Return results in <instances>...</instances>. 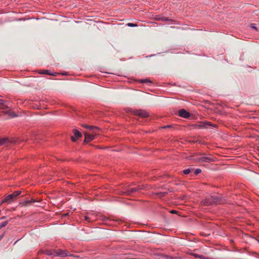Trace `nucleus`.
<instances>
[{"mask_svg":"<svg viewBox=\"0 0 259 259\" xmlns=\"http://www.w3.org/2000/svg\"><path fill=\"white\" fill-rule=\"evenodd\" d=\"M145 189V187L143 185L136 186L134 188H130L129 186L126 187L125 190L122 192L123 194L126 196L131 195L137 192H139L142 190Z\"/></svg>","mask_w":259,"mask_h":259,"instance_id":"obj_3","label":"nucleus"},{"mask_svg":"<svg viewBox=\"0 0 259 259\" xmlns=\"http://www.w3.org/2000/svg\"><path fill=\"white\" fill-rule=\"evenodd\" d=\"M85 220H89V218L88 217H85Z\"/></svg>","mask_w":259,"mask_h":259,"instance_id":"obj_30","label":"nucleus"},{"mask_svg":"<svg viewBox=\"0 0 259 259\" xmlns=\"http://www.w3.org/2000/svg\"><path fill=\"white\" fill-rule=\"evenodd\" d=\"M49 75H52V76H56L57 75V73L51 72V71H50Z\"/></svg>","mask_w":259,"mask_h":259,"instance_id":"obj_24","label":"nucleus"},{"mask_svg":"<svg viewBox=\"0 0 259 259\" xmlns=\"http://www.w3.org/2000/svg\"><path fill=\"white\" fill-rule=\"evenodd\" d=\"M6 101L2 99H0V106H3V108H8V106L6 105Z\"/></svg>","mask_w":259,"mask_h":259,"instance_id":"obj_13","label":"nucleus"},{"mask_svg":"<svg viewBox=\"0 0 259 259\" xmlns=\"http://www.w3.org/2000/svg\"><path fill=\"white\" fill-rule=\"evenodd\" d=\"M161 20L162 21H164V22H165V21L175 22V20H174L172 19H169L167 17H162V16L161 17V20Z\"/></svg>","mask_w":259,"mask_h":259,"instance_id":"obj_15","label":"nucleus"},{"mask_svg":"<svg viewBox=\"0 0 259 259\" xmlns=\"http://www.w3.org/2000/svg\"><path fill=\"white\" fill-rule=\"evenodd\" d=\"M6 141V139H0V146L2 145L3 144H4Z\"/></svg>","mask_w":259,"mask_h":259,"instance_id":"obj_23","label":"nucleus"},{"mask_svg":"<svg viewBox=\"0 0 259 259\" xmlns=\"http://www.w3.org/2000/svg\"><path fill=\"white\" fill-rule=\"evenodd\" d=\"M49 70H40L38 71V73L40 74H46V75H49L50 73Z\"/></svg>","mask_w":259,"mask_h":259,"instance_id":"obj_14","label":"nucleus"},{"mask_svg":"<svg viewBox=\"0 0 259 259\" xmlns=\"http://www.w3.org/2000/svg\"><path fill=\"white\" fill-rule=\"evenodd\" d=\"M177 212V211L175 210H171L170 211V213H176Z\"/></svg>","mask_w":259,"mask_h":259,"instance_id":"obj_29","label":"nucleus"},{"mask_svg":"<svg viewBox=\"0 0 259 259\" xmlns=\"http://www.w3.org/2000/svg\"><path fill=\"white\" fill-rule=\"evenodd\" d=\"M73 133L74 137L72 136L71 137V140L73 142H75L77 139L81 137V133L77 129L74 128L73 130Z\"/></svg>","mask_w":259,"mask_h":259,"instance_id":"obj_8","label":"nucleus"},{"mask_svg":"<svg viewBox=\"0 0 259 259\" xmlns=\"http://www.w3.org/2000/svg\"><path fill=\"white\" fill-rule=\"evenodd\" d=\"M45 254L49 256H56V251L52 250H47L45 251Z\"/></svg>","mask_w":259,"mask_h":259,"instance_id":"obj_11","label":"nucleus"},{"mask_svg":"<svg viewBox=\"0 0 259 259\" xmlns=\"http://www.w3.org/2000/svg\"><path fill=\"white\" fill-rule=\"evenodd\" d=\"M62 74H63V75H65V74H66V73H62Z\"/></svg>","mask_w":259,"mask_h":259,"instance_id":"obj_32","label":"nucleus"},{"mask_svg":"<svg viewBox=\"0 0 259 259\" xmlns=\"http://www.w3.org/2000/svg\"><path fill=\"white\" fill-rule=\"evenodd\" d=\"M34 202V201H33L32 199L30 200H28V201H24V203H31V202Z\"/></svg>","mask_w":259,"mask_h":259,"instance_id":"obj_27","label":"nucleus"},{"mask_svg":"<svg viewBox=\"0 0 259 259\" xmlns=\"http://www.w3.org/2000/svg\"><path fill=\"white\" fill-rule=\"evenodd\" d=\"M21 193V191H16L14 192L13 193L10 194L7 196L5 199L3 200V202H6L8 203H10L14 199H15L17 196H19Z\"/></svg>","mask_w":259,"mask_h":259,"instance_id":"obj_4","label":"nucleus"},{"mask_svg":"<svg viewBox=\"0 0 259 259\" xmlns=\"http://www.w3.org/2000/svg\"><path fill=\"white\" fill-rule=\"evenodd\" d=\"M202 202L204 205L208 206L223 203L224 199L220 196H208Z\"/></svg>","mask_w":259,"mask_h":259,"instance_id":"obj_2","label":"nucleus"},{"mask_svg":"<svg viewBox=\"0 0 259 259\" xmlns=\"http://www.w3.org/2000/svg\"><path fill=\"white\" fill-rule=\"evenodd\" d=\"M201 172V169L200 168H197L194 171V174L197 175Z\"/></svg>","mask_w":259,"mask_h":259,"instance_id":"obj_20","label":"nucleus"},{"mask_svg":"<svg viewBox=\"0 0 259 259\" xmlns=\"http://www.w3.org/2000/svg\"><path fill=\"white\" fill-rule=\"evenodd\" d=\"M258 242H259V240H258Z\"/></svg>","mask_w":259,"mask_h":259,"instance_id":"obj_34","label":"nucleus"},{"mask_svg":"<svg viewBox=\"0 0 259 259\" xmlns=\"http://www.w3.org/2000/svg\"><path fill=\"white\" fill-rule=\"evenodd\" d=\"M6 114H8L9 115H10L12 117H14L17 116V115L14 112H6Z\"/></svg>","mask_w":259,"mask_h":259,"instance_id":"obj_18","label":"nucleus"},{"mask_svg":"<svg viewBox=\"0 0 259 259\" xmlns=\"http://www.w3.org/2000/svg\"><path fill=\"white\" fill-rule=\"evenodd\" d=\"M250 27L253 29L257 30V27L255 24L252 23L250 25Z\"/></svg>","mask_w":259,"mask_h":259,"instance_id":"obj_22","label":"nucleus"},{"mask_svg":"<svg viewBox=\"0 0 259 259\" xmlns=\"http://www.w3.org/2000/svg\"><path fill=\"white\" fill-rule=\"evenodd\" d=\"M133 112L134 115L140 116L141 117H146L149 115L148 113L143 109L135 110Z\"/></svg>","mask_w":259,"mask_h":259,"instance_id":"obj_6","label":"nucleus"},{"mask_svg":"<svg viewBox=\"0 0 259 259\" xmlns=\"http://www.w3.org/2000/svg\"><path fill=\"white\" fill-rule=\"evenodd\" d=\"M161 16H156L155 17V19L156 20H161Z\"/></svg>","mask_w":259,"mask_h":259,"instance_id":"obj_25","label":"nucleus"},{"mask_svg":"<svg viewBox=\"0 0 259 259\" xmlns=\"http://www.w3.org/2000/svg\"><path fill=\"white\" fill-rule=\"evenodd\" d=\"M95 138V135H90L88 133H84V143H88L93 141Z\"/></svg>","mask_w":259,"mask_h":259,"instance_id":"obj_9","label":"nucleus"},{"mask_svg":"<svg viewBox=\"0 0 259 259\" xmlns=\"http://www.w3.org/2000/svg\"><path fill=\"white\" fill-rule=\"evenodd\" d=\"M178 115L184 118H188L191 115L190 113L184 109H180L178 112Z\"/></svg>","mask_w":259,"mask_h":259,"instance_id":"obj_7","label":"nucleus"},{"mask_svg":"<svg viewBox=\"0 0 259 259\" xmlns=\"http://www.w3.org/2000/svg\"><path fill=\"white\" fill-rule=\"evenodd\" d=\"M5 218H6V217H4L2 218V219H4Z\"/></svg>","mask_w":259,"mask_h":259,"instance_id":"obj_31","label":"nucleus"},{"mask_svg":"<svg viewBox=\"0 0 259 259\" xmlns=\"http://www.w3.org/2000/svg\"><path fill=\"white\" fill-rule=\"evenodd\" d=\"M172 126L170 124H169V125H165V126H164L162 127L163 128H170Z\"/></svg>","mask_w":259,"mask_h":259,"instance_id":"obj_26","label":"nucleus"},{"mask_svg":"<svg viewBox=\"0 0 259 259\" xmlns=\"http://www.w3.org/2000/svg\"><path fill=\"white\" fill-rule=\"evenodd\" d=\"M8 223V221H4L0 224V229L3 228V227H5Z\"/></svg>","mask_w":259,"mask_h":259,"instance_id":"obj_16","label":"nucleus"},{"mask_svg":"<svg viewBox=\"0 0 259 259\" xmlns=\"http://www.w3.org/2000/svg\"><path fill=\"white\" fill-rule=\"evenodd\" d=\"M215 126V125H213L210 122L207 121H202L193 125L194 127L197 128H207L208 126Z\"/></svg>","mask_w":259,"mask_h":259,"instance_id":"obj_5","label":"nucleus"},{"mask_svg":"<svg viewBox=\"0 0 259 259\" xmlns=\"http://www.w3.org/2000/svg\"><path fill=\"white\" fill-rule=\"evenodd\" d=\"M140 82L141 83H147V82L152 83V81L150 79H147V78L141 79Z\"/></svg>","mask_w":259,"mask_h":259,"instance_id":"obj_17","label":"nucleus"},{"mask_svg":"<svg viewBox=\"0 0 259 259\" xmlns=\"http://www.w3.org/2000/svg\"><path fill=\"white\" fill-rule=\"evenodd\" d=\"M126 25L128 27H136L138 26L137 24L132 23H128L126 24Z\"/></svg>","mask_w":259,"mask_h":259,"instance_id":"obj_21","label":"nucleus"},{"mask_svg":"<svg viewBox=\"0 0 259 259\" xmlns=\"http://www.w3.org/2000/svg\"><path fill=\"white\" fill-rule=\"evenodd\" d=\"M192 160L198 163H211L215 161V158L211 155H207L205 153H201L198 156L194 157Z\"/></svg>","mask_w":259,"mask_h":259,"instance_id":"obj_1","label":"nucleus"},{"mask_svg":"<svg viewBox=\"0 0 259 259\" xmlns=\"http://www.w3.org/2000/svg\"><path fill=\"white\" fill-rule=\"evenodd\" d=\"M69 256L68 253L63 250L59 249L56 251V256L65 257Z\"/></svg>","mask_w":259,"mask_h":259,"instance_id":"obj_10","label":"nucleus"},{"mask_svg":"<svg viewBox=\"0 0 259 259\" xmlns=\"http://www.w3.org/2000/svg\"><path fill=\"white\" fill-rule=\"evenodd\" d=\"M82 126L87 129H89L91 131H93L95 129H96V130H99V128L97 126H93V125H86V124H82Z\"/></svg>","mask_w":259,"mask_h":259,"instance_id":"obj_12","label":"nucleus"},{"mask_svg":"<svg viewBox=\"0 0 259 259\" xmlns=\"http://www.w3.org/2000/svg\"><path fill=\"white\" fill-rule=\"evenodd\" d=\"M5 233L0 235V241L3 239Z\"/></svg>","mask_w":259,"mask_h":259,"instance_id":"obj_28","label":"nucleus"},{"mask_svg":"<svg viewBox=\"0 0 259 259\" xmlns=\"http://www.w3.org/2000/svg\"><path fill=\"white\" fill-rule=\"evenodd\" d=\"M190 171H191V169L188 168V169L183 170V172L185 175H188L190 172Z\"/></svg>","mask_w":259,"mask_h":259,"instance_id":"obj_19","label":"nucleus"},{"mask_svg":"<svg viewBox=\"0 0 259 259\" xmlns=\"http://www.w3.org/2000/svg\"><path fill=\"white\" fill-rule=\"evenodd\" d=\"M18 240L16 241V242L14 243V244L16 243V242H17Z\"/></svg>","mask_w":259,"mask_h":259,"instance_id":"obj_33","label":"nucleus"}]
</instances>
